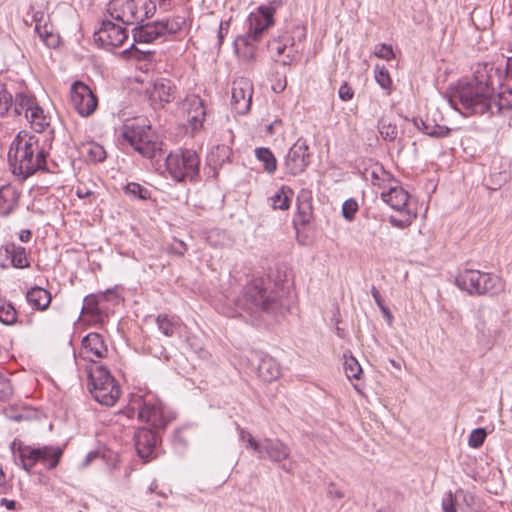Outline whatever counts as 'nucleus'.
Returning <instances> with one entry per match:
<instances>
[{
	"label": "nucleus",
	"instance_id": "1",
	"mask_svg": "<svg viewBox=\"0 0 512 512\" xmlns=\"http://www.w3.org/2000/svg\"><path fill=\"white\" fill-rule=\"evenodd\" d=\"M502 72L491 63H477L469 81H459L450 89L449 105L472 114H493L492 95L496 85H501Z\"/></svg>",
	"mask_w": 512,
	"mask_h": 512
},
{
	"label": "nucleus",
	"instance_id": "2",
	"mask_svg": "<svg viewBox=\"0 0 512 512\" xmlns=\"http://www.w3.org/2000/svg\"><path fill=\"white\" fill-rule=\"evenodd\" d=\"M52 141L53 137L47 135L20 131L13 140L8 154L13 174L26 179L39 170L57 172L47 161Z\"/></svg>",
	"mask_w": 512,
	"mask_h": 512
},
{
	"label": "nucleus",
	"instance_id": "3",
	"mask_svg": "<svg viewBox=\"0 0 512 512\" xmlns=\"http://www.w3.org/2000/svg\"><path fill=\"white\" fill-rule=\"evenodd\" d=\"M235 309L230 317L241 316L245 312L251 316L262 312L279 314L283 312V300L277 291L268 290L262 278L253 279L244 287L241 296L235 299Z\"/></svg>",
	"mask_w": 512,
	"mask_h": 512
},
{
	"label": "nucleus",
	"instance_id": "4",
	"mask_svg": "<svg viewBox=\"0 0 512 512\" xmlns=\"http://www.w3.org/2000/svg\"><path fill=\"white\" fill-rule=\"evenodd\" d=\"M85 371L92 397L103 406H114L120 398L121 389L110 371L95 362L88 365Z\"/></svg>",
	"mask_w": 512,
	"mask_h": 512
},
{
	"label": "nucleus",
	"instance_id": "5",
	"mask_svg": "<svg viewBox=\"0 0 512 512\" xmlns=\"http://www.w3.org/2000/svg\"><path fill=\"white\" fill-rule=\"evenodd\" d=\"M156 4L152 0H110L109 16L123 25H137L152 17Z\"/></svg>",
	"mask_w": 512,
	"mask_h": 512
},
{
	"label": "nucleus",
	"instance_id": "6",
	"mask_svg": "<svg viewBox=\"0 0 512 512\" xmlns=\"http://www.w3.org/2000/svg\"><path fill=\"white\" fill-rule=\"evenodd\" d=\"M11 450L15 457H18L22 467L29 471L37 463L42 464L47 469L55 468L61 459L62 449L57 446H43L33 448L31 446H22L21 442L14 440L11 443Z\"/></svg>",
	"mask_w": 512,
	"mask_h": 512
},
{
	"label": "nucleus",
	"instance_id": "7",
	"mask_svg": "<svg viewBox=\"0 0 512 512\" xmlns=\"http://www.w3.org/2000/svg\"><path fill=\"white\" fill-rule=\"evenodd\" d=\"M166 169L178 181H195L199 176L200 159L194 150L172 152L166 157Z\"/></svg>",
	"mask_w": 512,
	"mask_h": 512
},
{
	"label": "nucleus",
	"instance_id": "8",
	"mask_svg": "<svg viewBox=\"0 0 512 512\" xmlns=\"http://www.w3.org/2000/svg\"><path fill=\"white\" fill-rule=\"evenodd\" d=\"M121 135L143 157L153 158L161 150L158 136L150 125H125Z\"/></svg>",
	"mask_w": 512,
	"mask_h": 512
},
{
	"label": "nucleus",
	"instance_id": "9",
	"mask_svg": "<svg viewBox=\"0 0 512 512\" xmlns=\"http://www.w3.org/2000/svg\"><path fill=\"white\" fill-rule=\"evenodd\" d=\"M132 408L137 410L139 420L158 431L164 430L174 419V415L167 412L162 402L154 396L139 397L133 401Z\"/></svg>",
	"mask_w": 512,
	"mask_h": 512
},
{
	"label": "nucleus",
	"instance_id": "10",
	"mask_svg": "<svg viewBox=\"0 0 512 512\" xmlns=\"http://www.w3.org/2000/svg\"><path fill=\"white\" fill-rule=\"evenodd\" d=\"M185 24V18L175 16L171 19L155 21L146 24H137L133 28L134 42L151 43L159 37L179 32Z\"/></svg>",
	"mask_w": 512,
	"mask_h": 512
},
{
	"label": "nucleus",
	"instance_id": "11",
	"mask_svg": "<svg viewBox=\"0 0 512 512\" xmlns=\"http://www.w3.org/2000/svg\"><path fill=\"white\" fill-rule=\"evenodd\" d=\"M254 454L259 460H269L270 462L281 464L280 468L285 472L293 470L292 464L284 463L291 455L289 446L278 438L265 437L260 439L259 445Z\"/></svg>",
	"mask_w": 512,
	"mask_h": 512
},
{
	"label": "nucleus",
	"instance_id": "12",
	"mask_svg": "<svg viewBox=\"0 0 512 512\" xmlns=\"http://www.w3.org/2000/svg\"><path fill=\"white\" fill-rule=\"evenodd\" d=\"M70 101L76 112L82 117L92 115L98 100L88 85L82 81H74L70 88Z\"/></svg>",
	"mask_w": 512,
	"mask_h": 512
},
{
	"label": "nucleus",
	"instance_id": "13",
	"mask_svg": "<svg viewBox=\"0 0 512 512\" xmlns=\"http://www.w3.org/2000/svg\"><path fill=\"white\" fill-rule=\"evenodd\" d=\"M309 147L306 141L298 139L289 149L285 158L284 166L286 172L296 176L305 171L310 163Z\"/></svg>",
	"mask_w": 512,
	"mask_h": 512
},
{
	"label": "nucleus",
	"instance_id": "14",
	"mask_svg": "<svg viewBox=\"0 0 512 512\" xmlns=\"http://www.w3.org/2000/svg\"><path fill=\"white\" fill-rule=\"evenodd\" d=\"M127 37L126 28L110 20H103L99 30L94 33L95 41L107 49L121 46Z\"/></svg>",
	"mask_w": 512,
	"mask_h": 512
},
{
	"label": "nucleus",
	"instance_id": "15",
	"mask_svg": "<svg viewBox=\"0 0 512 512\" xmlns=\"http://www.w3.org/2000/svg\"><path fill=\"white\" fill-rule=\"evenodd\" d=\"M183 110L186 112L187 122L191 130L193 132L200 130L207 114L205 101L199 95H188L183 101Z\"/></svg>",
	"mask_w": 512,
	"mask_h": 512
},
{
	"label": "nucleus",
	"instance_id": "16",
	"mask_svg": "<svg viewBox=\"0 0 512 512\" xmlns=\"http://www.w3.org/2000/svg\"><path fill=\"white\" fill-rule=\"evenodd\" d=\"M253 95V85L247 78H238L232 84V105L241 115L249 112Z\"/></svg>",
	"mask_w": 512,
	"mask_h": 512
},
{
	"label": "nucleus",
	"instance_id": "17",
	"mask_svg": "<svg viewBox=\"0 0 512 512\" xmlns=\"http://www.w3.org/2000/svg\"><path fill=\"white\" fill-rule=\"evenodd\" d=\"M158 441V430L142 427L135 431V448L138 456L144 461L153 458Z\"/></svg>",
	"mask_w": 512,
	"mask_h": 512
},
{
	"label": "nucleus",
	"instance_id": "18",
	"mask_svg": "<svg viewBox=\"0 0 512 512\" xmlns=\"http://www.w3.org/2000/svg\"><path fill=\"white\" fill-rule=\"evenodd\" d=\"M249 360L252 364L257 363L258 377L263 381L272 382L280 377V365L273 357L261 351H252Z\"/></svg>",
	"mask_w": 512,
	"mask_h": 512
},
{
	"label": "nucleus",
	"instance_id": "19",
	"mask_svg": "<svg viewBox=\"0 0 512 512\" xmlns=\"http://www.w3.org/2000/svg\"><path fill=\"white\" fill-rule=\"evenodd\" d=\"M148 94L152 104L164 106L175 99L176 86L171 80L160 78L148 89Z\"/></svg>",
	"mask_w": 512,
	"mask_h": 512
},
{
	"label": "nucleus",
	"instance_id": "20",
	"mask_svg": "<svg viewBox=\"0 0 512 512\" xmlns=\"http://www.w3.org/2000/svg\"><path fill=\"white\" fill-rule=\"evenodd\" d=\"M268 50L270 53L277 56L276 61L281 62L283 65H290L294 58V38L288 35H283L279 39H273L268 43Z\"/></svg>",
	"mask_w": 512,
	"mask_h": 512
},
{
	"label": "nucleus",
	"instance_id": "21",
	"mask_svg": "<svg viewBox=\"0 0 512 512\" xmlns=\"http://www.w3.org/2000/svg\"><path fill=\"white\" fill-rule=\"evenodd\" d=\"M273 12L274 9L272 7L261 6L259 13L250 18V28L247 34L254 37V39L260 40L263 32L273 24Z\"/></svg>",
	"mask_w": 512,
	"mask_h": 512
},
{
	"label": "nucleus",
	"instance_id": "22",
	"mask_svg": "<svg viewBox=\"0 0 512 512\" xmlns=\"http://www.w3.org/2000/svg\"><path fill=\"white\" fill-rule=\"evenodd\" d=\"M481 271L464 269L455 277L456 286L470 295H478L480 291Z\"/></svg>",
	"mask_w": 512,
	"mask_h": 512
},
{
	"label": "nucleus",
	"instance_id": "23",
	"mask_svg": "<svg viewBox=\"0 0 512 512\" xmlns=\"http://www.w3.org/2000/svg\"><path fill=\"white\" fill-rule=\"evenodd\" d=\"M381 199L396 211H404L410 208L409 194L402 187H391L381 193Z\"/></svg>",
	"mask_w": 512,
	"mask_h": 512
},
{
	"label": "nucleus",
	"instance_id": "24",
	"mask_svg": "<svg viewBox=\"0 0 512 512\" xmlns=\"http://www.w3.org/2000/svg\"><path fill=\"white\" fill-rule=\"evenodd\" d=\"M479 296H497L505 292L506 283L498 275L481 272Z\"/></svg>",
	"mask_w": 512,
	"mask_h": 512
},
{
	"label": "nucleus",
	"instance_id": "25",
	"mask_svg": "<svg viewBox=\"0 0 512 512\" xmlns=\"http://www.w3.org/2000/svg\"><path fill=\"white\" fill-rule=\"evenodd\" d=\"M31 128L37 133L36 135H47L53 137V130L50 129V117H48L44 110L38 105L34 107L33 112L26 119Z\"/></svg>",
	"mask_w": 512,
	"mask_h": 512
},
{
	"label": "nucleus",
	"instance_id": "26",
	"mask_svg": "<svg viewBox=\"0 0 512 512\" xmlns=\"http://www.w3.org/2000/svg\"><path fill=\"white\" fill-rule=\"evenodd\" d=\"M82 353L87 357L90 355L96 358H102L107 353V346L102 336L98 333H89L82 340Z\"/></svg>",
	"mask_w": 512,
	"mask_h": 512
},
{
	"label": "nucleus",
	"instance_id": "27",
	"mask_svg": "<svg viewBox=\"0 0 512 512\" xmlns=\"http://www.w3.org/2000/svg\"><path fill=\"white\" fill-rule=\"evenodd\" d=\"M19 193L15 187L5 185L0 188V214L7 216L17 205Z\"/></svg>",
	"mask_w": 512,
	"mask_h": 512
},
{
	"label": "nucleus",
	"instance_id": "28",
	"mask_svg": "<svg viewBox=\"0 0 512 512\" xmlns=\"http://www.w3.org/2000/svg\"><path fill=\"white\" fill-rule=\"evenodd\" d=\"M297 210L302 224L310 223L313 214L311 191L302 189L297 196Z\"/></svg>",
	"mask_w": 512,
	"mask_h": 512
},
{
	"label": "nucleus",
	"instance_id": "29",
	"mask_svg": "<svg viewBox=\"0 0 512 512\" xmlns=\"http://www.w3.org/2000/svg\"><path fill=\"white\" fill-rule=\"evenodd\" d=\"M258 39H254L251 35L238 36L235 41V50L239 57L245 60H252L256 52V43Z\"/></svg>",
	"mask_w": 512,
	"mask_h": 512
},
{
	"label": "nucleus",
	"instance_id": "30",
	"mask_svg": "<svg viewBox=\"0 0 512 512\" xmlns=\"http://www.w3.org/2000/svg\"><path fill=\"white\" fill-rule=\"evenodd\" d=\"M232 150L226 145H217L208 155V165L214 169V177H217V168L230 161Z\"/></svg>",
	"mask_w": 512,
	"mask_h": 512
},
{
	"label": "nucleus",
	"instance_id": "31",
	"mask_svg": "<svg viewBox=\"0 0 512 512\" xmlns=\"http://www.w3.org/2000/svg\"><path fill=\"white\" fill-rule=\"evenodd\" d=\"M26 299L34 308L44 310L48 307L51 296L47 290L41 287H33L27 292Z\"/></svg>",
	"mask_w": 512,
	"mask_h": 512
},
{
	"label": "nucleus",
	"instance_id": "32",
	"mask_svg": "<svg viewBox=\"0 0 512 512\" xmlns=\"http://www.w3.org/2000/svg\"><path fill=\"white\" fill-rule=\"evenodd\" d=\"M37 106L38 104L33 96L25 93H18L15 97L13 111L14 114L18 116L24 114L25 118L27 119L28 116H30V112H33L34 107Z\"/></svg>",
	"mask_w": 512,
	"mask_h": 512
},
{
	"label": "nucleus",
	"instance_id": "33",
	"mask_svg": "<svg viewBox=\"0 0 512 512\" xmlns=\"http://www.w3.org/2000/svg\"><path fill=\"white\" fill-rule=\"evenodd\" d=\"M80 153L87 161L92 163L103 162L106 159L105 149L95 142L82 144Z\"/></svg>",
	"mask_w": 512,
	"mask_h": 512
},
{
	"label": "nucleus",
	"instance_id": "34",
	"mask_svg": "<svg viewBox=\"0 0 512 512\" xmlns=\"http://www.w3.org/2000/svg\"><path fill=\"white\" fill-rule=\"evenodd\" d=\"M82 313L88 314L91 316V320L94 322H104L106 317L105 313L102 311L100 307L99 300L96 296L90 295L85 297Z\"/></svg>",
	"mask_w": 512,
	"mask_h": 512
},
{
	"label": "nucleus",
	"instance_id": "35",
	"mask_svg": "<svg viewBox=\"0 0 512 512\" xmlns=\"http://www.w3.org/2000/svg\"><path fill=\"white\" fill-rule=\"evenodd\" d=\"M294 195L290 187L282 186L273 196L269 198L273 209L287 210L290 207Z\"/></svg>",
	"mask_w": 512,
	"mask_h": 512
},
{
	"label": "nucleus",
	"instance_id": "36",
	"mask_svg": "<svg viewBox=\"0 0 512 512\" xmlns=\"http://www.w3.org/2000/svg\"><path fill=\"white\" fill-rule=\"evenodd\" d=\"M256 158L263 164L268 174H273L277 169V160L269 148L260 147L255 149Z\"/></svg>",
	"mask_w": 512,
	"mask_h": 512
},
{
	"label": "nucleus",
	"instance_id": "37",
	"mask_svg": "<svg viewBox=\"0 0 512 512\" xmlns=\"http://www.w3.org/2000/svg\"><path fill=\"white\" fill-rule=\"evenodd\" d=\"M493 114L495 112L501 113L505 110L512 109V88L507 87L501 91L497 98L492 96Z\"/></svg>",
	"mask_w": 512,
	"mask_h": 512
},
{
	"label": "nucleus",
	"instance_id": "38",
	"mask_svg": "<svg viewBox=\"0 0 512 512\" xmlns=\"http://www.w3.org/2000/svg\"><path fill=\"white\" fill-rule=\"evenodd\" d=\"M156 323L159 330L168 337L174 335L176 329L179 327V321L176 317L160 314L156 318Z\"/></svg>",
	"mask_w": 512,
	"mask_h": 512
},
{
	"label": "nucleus",
	"instance_id": "39",
	"mask_svg": "<svg viewBox=\"0 0 512 512\" xmlns=\"http://www.w3.org/2000/svg\"><path fill=\"white\" fill-rule=\"evenodd\" d=\"M17 320V312L13 305L6 301L5 299L0 298V321L3 324L11 325L14 324Z\"/></svg>",
	"mask_w": 512,
	"mask_h": 512
},
{
	"label": "nucleus",
	"instance_id": "40",
	"mask_svg": "<svg viewBox=\"0 0 512 512\" xmlns=\"http://www.w3.org/2000/svg\"><path fill=\"white\" fill-rule=\"evenodd\" d=\"M401 213V218H397L395 216H390L388 218L389 223L396 228L405 229L411 225L413 220L417 217V213L412 211L411 209H406L404 211H399Z\"/></svg>",
	"mask_w": 512,
	"mask_h": 512
},
{
	"label": "nucleus",
	"instance_id": "41",
	"mask_svg": "<svg viewBox=\"0 0 512 512\" xmlns=\"http://www.w3.org/2000/svg\"><path fill=\"white\" fill-rule=\"evenodd\" d=\"M344 371L348 379H360L363 370L359 362L352 355H344Z\"/></svg>",
	"mask_w": 512,
	"mask_h": 512
},
{
	"label": "nucleus",
	"instance_id": "42",
	"mask_svg": "<svg viewBox=\"0 0 512 512\" xmlns=\"http://www.w3.org/2000/svg\"><path fill=\"white\" fill-rule=\"evenodd\" d=\"M124 190L126 194L137 199L146 200L150 198V191L146 187L135 182L128 183Z\"/></svg>",
	"mask_w": 512,
	"mask_h": 512
},
{
	"label": "nucleus",
	"instance_id": "43",
	"mask_svg": "<svg viewBox=\"0 0 512 512\" xmlns=\"http://www.w3.org/2000/svg\"><path fill=\"white\" fill-rule=\"evenodd\" d=\"M378 130L381 137L387 141H393L398 135L397 127L394 124L386 123L383 119L379 121Z\"/></svg>",
	"mask_w": 512,
	"mask_h": 512
},
{
	"label": "nucleus",
	"instance_id": "44",
	"mask_svg": "<svg viewBox=\"0 0 512 512\" xmlns=\"http://www.w3.org/2000/svg\"><path fill=\"white\" fill-rule=\"evenodd\" d=\"M451 132V129L434 123L433 121H429V126L426 127V135L435 137V138H444L447 137Z\"/></svg>",
	"mask_w": 512,
	"mask_h": 512
},
{
	"label": "nucleus",
	"instance_id": "45",
	"mask_svg": "<svg viewBox=\"0 0 512 512\" xmlns=\"http://www.w3.org/2000/svg\"><path fill=\"white\" fill-rule=\"evenodd\" d=\"M487 433L483 428H476L472 430L468 437V445L472 448H479L482 446L486 439Z\"/></svg>",
	"mask_w": 512,
	"mask_h": 512
},
{
	"label": "nucleus",
	"instance_id": "46",
	"mask_svg": "<svg viewBox=\"0 0 512 512\" xmlns=\"http://www.w3.org/2000/svg\"><path fill=\"white\" fill-rule=\"evenodd\" d=\"M13 394L10 379L0 371V401L8 400Z\"/></svg>",
	"mask_w": 512,
	"mask_h": 512
},
{
	"label": "nucleus",
	"instance_id": "47",
	"mask_svg": "<svg viewBox=\"0 0 512 512\" xmlns=\"http://www.w3.org/2000/svg\"><path fill=\"white\" fill-rule=\"evenodd\" d=\"M12 95L0 84V117L4 116L12 106Z\"/></svg>",
	"mask_w": 512,
	"mask_h": 512
},
{
	"label": "nucleus",
	"instance_id": "48",
	"mask_svg": "<svg viewBox=\"0 0 512 512\" xmlns=\"http://www.w3.org/2000/svg\"><path fill=\"white\" fill-rule=\"evenodd\" d=\"M375 79L383 89H389L392 84L390 75L384 67L380 68L379 66H376Z\"/></svg>",
	"mask_w": 512,
	"mask_h": 512
},
{
	"label": "nucleus",
	"instance_id": "49",
	"mask_svg": "<svg viewBox=\"0 0 512 512\" xmlns=\"http://www.w3.org/2000/svg\"><path fill=\"white\" fill-rule=\"evenodd\" d=\"M239 438L245 443V448L247 450H252L253 453L257 449L260 440H256L250 432L246 431L243 428H239Z\"/></svg>",
	"mask_w": 512,
	"mask_h": 512
},
{
	"label": "nucleus",
	"instance_id": "50",
	"mask_svg": "<svg viewBox=\"0 0 512 512\" xmlns=\"http://www.w3.org/2000/svg\"><path fill=\"white\" fill-rule=\"evenodd\" d=\"M358 210V204L353 199L346 200L342 205V215L347 220H352Z\"/></svg>",
	"mask_w": 512,
	"mask_h": 512
},
{
	"label": "nucleus",
	"instance_id": "51",
	"mask_svg": "<svg viewBox=\"0 0 512 512\" xmlns=\"http://www.w3.org/2000/svg\"><path fill=\"white\" fill-rule=\"evenodd\" d=\"M443 512H456V497L448 492L442 500Z\"/></svg>",
	"mask_w": 512,
	"mask_h": 512
},
{
	"label": "nucleus",
	"instance_id": "52",
	"mask_svg": "<svg viewBox=\"0 0 512 512\" xmlns=\"http://www.w3.org/2000/svg\"><path fill=\"white\" fill-rule=\"evenodd\" d=\"M375 55L378 58L390 60L394 57V52L390 45L381 44L376 48Z\"/></svg>",
	"mask_w": 512,
	"mask_h": 512
},
{
	"label": "nucleus",
	"instance_id": "53",
	"mask_svg": "<svg viewBox=\"0 0 512 512\" xmlns=\"http://www.w3.org/2000/svg\"><path fill=\"white\" fill-rule=\"evenodd\" d=\"M338 95L341 100L349 101L353 98L354 91L347 83H344L340 86Z\"/></svg>",
	"mask_w": 512,
	"mask_h": 512
},
{
	"label": "nucleus",
	"instance_id": "54",
	"mask_svg": "<svg viewBox=\"0 0 512 512\" xmlns=\"http://www.w3.org/2000/svg\"><path fill=\"white\" fill-rule=\"evenodd\" d=\"M327 493H328V496L330 498H337V499H341L344 497V493L342 490H340L335 484L331 483L329 484L328 486V490H327Z\"/></svg>",
	"mask_w": 512,
	"mask_h": 512
},
{
	"label": "nucleus",
	"instance_id": "55",
	"mask_svg": "<svg viewBox=\"0 0 512 512\" xmlns=\"http://www.w3.org/2000/svg\"><path fill=\"white\" fill-rule=\"evenodd\" d=\"M100 457H101V455H100V452H99V451H96V450H95V451H91V452H89V453L85 456V458H84L83 462L81 463V467H82V468H85V467L89 466V465H90L94 460H96V459H98V458H100Z\"/></svg>",
	"mask_w": 512,
	"mask_h": 512
},
{
	"label": "nucleus",
	"instance_id": "56",
	"mask_svg": "<svg viewBox=\"0 0 512 512\" xmlns=\"http://www.w3.org/2000/svg\"><path fill=\"white\" fill-rule=\"evenodd\" d=\"M171 250L173 253L182 256L187 251V246L183 241L179 240L172 245Z\"/></svg>",
	"mask_w": 512,
	"mask_h": 512
},
{
	"label": "nucleus",
	"instance_id": "57",
	"mask_svg": "<svg viewBox=\"0 0 512 512\" xmlns=\"http://www.w3.org/2000/svg\"><path fill=\"white\" fill-rule=\"evenodd\" d=\"M429 119L414 118L413 123L417 129L426 134V127L429 126Z\"/></svg>",
	"mask_w": 512,
	"mask_h": 512
},
{
	"label": "nucleus",
	"instance_id": "58",
	"mask_svg": "<svg viewBox=\"0 0 512 512\" xmlns=\"http://www.w3.org/2000/svg\"><path fill=\"white\" fill-rule=\"evenodd\" d=\"M371 294H372V297L374 298L377 306L379 307V309L381 307L385 306L383 303V300L381 298L380 292L376 289V287H374V286L372 287Z\"/></svg>",
	"mask_w": 512,
	"mask_h": 512
},
{
	"label": "nucleus",
	"instance_id": "59",
	"mask_svg": "<svg viewBox=\"0 0 512 512\" xmlns=\"http://www.w3.org/2000/svg\"><path fill=\"white\" fill-rule=\"evenodd\" d=\"M74 190H75V194L78 196V198H84V197L90 195V193H91L90 189L87 187L81 188L78 186L76 189L74 187H72L71 192Z\"/></svg>",
	"mask_w": 512,
	"mask_h": 512
},
{
	"label": "nucleus",
	"instance_id": "60",
	"mask_svg": "<svg viewBox=\"0 0 512 512\" xmlns=\"http://www.w3.org/2000/svg\"><path fill=\"white\" fill-rule=\"evenodd\" d=\"M505 77L512 80V57H509L506 61Z\"/></svg>",
	"mask_w": 512,
	"mask_h": 512
},
{
	"label": "nucleus",
	"instance_id": "61",
	"mask_svg": "<svg viewBox=\"0 0 512 512\" xmlns=\"http://www.w3.org/2000/svg\"><path fill=\"white\" fill-rule=\"evenodd\" d=\"M380 311L382 312L383 316L387 320L388 324L391 325L392 320H393V316H392L389 308L386 307V306H383V307L380 308Z\"/></svg>",
	"mask_w": 512,
	"mask_h": 512
},
{
	"label": "nucleus",
	"instance_id": "62",
	"mask_svg": "<svg viewBox=\"0 0 512 512\" xmlns=\"http://www.w3.org/2000/svg\"><path fill=\"white\" fill-rule=\"evenodd\" d=\"M32 233L30 230H21L19 233V239L22 242H28L31 239Z\"/></svg>",
	"mask_w": 512,
	"mask_h": 512
},
{
	"label": "nucleus",
	"instance_id": "63",
	"mask_svg": "<svg viewBox=\"0 0 512 512\" xmlns=\"http://www.w3.org/2000/svg\"><path fill=\"white\" fill-rule=\"evenodd\" d=\"M158 2L159 8L163 11H168L171 8L172 0H156Z\"/></svg>",
	"mask_w": 512,
	"mask_h": 512
},
{
	"label": "nucleus",
	"instance_id": "64",
	"mask_svg": "<svg viewBox=\"0 0 512 512\" xmlns=\"http://www.w3.org/2000/svg\"><path fill=\"white\" fill-rule=\"evenodd\" d=\"M294 34L298 38L299 41L302 40L303 38H305V36H306L305 29L302 27H299V26L295 27Z\"/></svg>",
	"mask_w": 512,
	"mask_h": 512
}]
</instances>
